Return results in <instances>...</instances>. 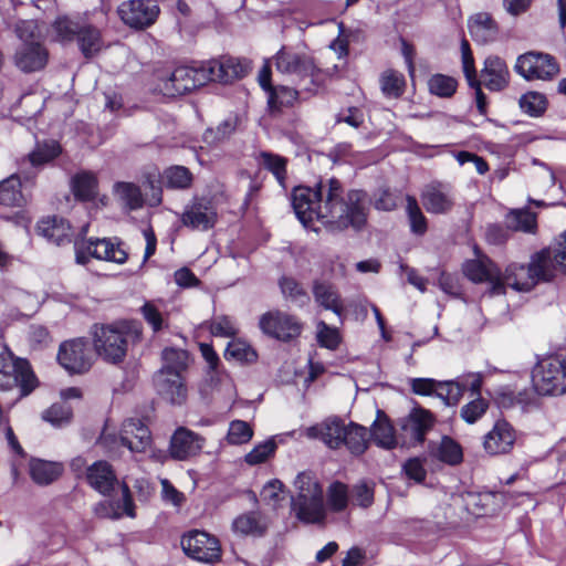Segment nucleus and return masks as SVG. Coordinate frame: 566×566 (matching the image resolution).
Segmentation results:
<instances>
[{"mask_svg":"<svg viewBox=\"0 0 566 566\" xmlns=\"http://www.w3.org/2000/svg\"><path fill=\"white\" fill-rule=\"evenodd\" d=\"M367 203L366 193L360 190L349 191L344 199L335 179L315 189L301 186L293 191V208L304 224L321 220L336 229L360 228L367 220Z\"/></svg>","mask_w":566,"mask_h":566,"instance_id":"obj_1","label":"nucleus"},{"mask_svg":"<svg viewBox=\"0 0 566 566\" xmlns=\"http://www.w3.org/2000/svg\"><path fill=\"white\" fill-rule=\"evenodd\" d=\"M143 327L135 321H118L96 325L93 331V346L96 354L107 363H122L130 344L140 342Z\"/></svg>","mask_w":566,"mask_h":566,"instance_id":"obj_2","label":"nucleus"},{"mask_svg":"<svg viewBox=\"0 0 566 566\" xmlns=\"http://www.w3.org/2000/svg\"><path fill=\"white\" fill-rule=\"evenodd\" d=\"M207 83L203 64L198 67L181 66L157 70L153 74V90L164 96L175 97Z\"/></svg>","mask_w":566,"mask_h":566,"instance_id":"obj_3","label":"nucleus"},{"mask_svg":"<svg viewBox=\"0 0 566 566\" xmlns=\"http://www.w3.org/2000/svg\"><path fill=\"white\" fill-rule=\"evenodd\" d=\"M36 385V378L25 359L15 357L9 350L0 353V390L8 391L19 388L20 397H24Z\"/></svg>","mask_w":566,"mask_h":566,"instance_id":"obj_4","label":"nucleus"},{"mask_svg":"<svg viewBox=\"0 0 566 566\" xmlns=\"http://www.w3.org/2000/svg\"><path fill=\"white\" fill-rule=\"evenodd\" d=\"M535 391L543 396H558L566 392V361L557 357L539 360L532 371Z\"/></svg>","mask_w":566,"mask_h":566,"instance_id":"obj_5","label":"nucleus"},{"mask_svg":"<svg viewBox=\"0 0 566 566\" xmlns=\"http://www.w3.org/2000/svg\"><path fill=\"white\" fill-rule=\"evenodd\" d=\"M75 256L80 264L87 263L91 258L124 264L128 259V253L119 242L103 238L77 242L75 244Z\"/></svg>","mask_w":566,"mask_h":566,"instance_id":"obj_6","label":"nucleus"},{"mask_svg":"<svg viewBox=\"0 0 566 566\" xmlns=\"http://www.w3.org/2000/svg\"><path fill=\"white\" fill-rule=\"evenodd\" d=\"M180 544L184 553L195 560L212 564L221 559L220 541L208 532L191 531L181 537Z\"/></svg>","mask_w":566,"mask_h":566,"instance_id":"obj_7","label":"nucleus"},{"mask_svg":"<svg viewBox=\"0 0 566 566\" xmlns=\"http://www.w3.org/2000/svg\"><path fill=\"white\" fill-rule=\"evenodd\" d=\"M514 70L527 81H547L558 74L559 66L552 55L532 51L524 53L516 59Z\"/></svg>","mask_w":566,"mask_h":566,"instance_id":"obj_8","label":"nucleus"},{"mask_svg":"<svg viewBox=\"0 0 566 566\" xmlns=\"http://www.w3.org/2000/svg\"><path fill=\"white\" fill-rule=\"evenodd\" d=\"M259 327L263 334L270 337L290 342L301 335L303 324L293 315L272 310L260 316Z\"/></svg>","mask_w":566,"mask_h":566,"instance_id":"obj_9","label":"nucleus"},{"mask_svg":"<svg viewBox=\"0 0 566 566\" xmlns=\"http://www.w3.org/2000/svg\"><path fill=\"white\" fill-rule=\"evenodd\" d=\"M462 271L474 283H489L492 295L504 294L502 274L486 255L475 251V258L465 261L462 265Z\"/></svg>","mask_w":566,"mask_h":566,"instance_id":"obj_10","label":"nucleus"},{"mask_svg":"<svg viewBox=\"0 0 566 566\" xmlns=\"http://www.w3.org/2000/svg\"><path fill=\"white\" fill-rule=\"evenodd\" d=\"M101 442L108 448L109 451H115L117 444L120 443L132 452H144L150 444V433L148 428L140 421L128 420L123 426L119 440L104 432L101 437Z\"/></svg>","mask_w":566,"mask_h":566,"instance_id":"obj_11","label":"nucleus"},{"mask_svg":"<svg viewBox=\"0 0 566 566\" xmlns=\"http://www.w3.org/2000/svg\"><path fill=\"white\" fill-rule=\"evenodd\" d=\"M60 365L71 374H83L92 366V355L88 344L75 338L60 345L57 353Z\"/></svg>","mask_w":566,"mask_h":566,"instance_id":"obj_12","label":"nucleus"},{"mask_svg":"<svg viewBox=\"0 0 566 566\" xmlns=\"http://www.w3.org/2000/svg\"><path fill=\"white\" fill-rule=\"evenodd\" d=\"M120 20L134 29H145L157 20L160 9L148 0H128L118 7Z\"/></svg>","mask_w":566,"mask_h":566,"instance_id":"obj_13","label":"nucleus"},{"mask_svg":"<svg viewBox=\"0 0 566 566\" xmlns=\"http://www.w3.org/2000/svg\"><path fill=\"white\" fill-rule=\"evenodd\" d=\"M217 220V208L211 200L205 198L193 200L181 214L184 226L200 231L213 228Z\"/></svg>","mask_w":566,"mask_h":566,"instance_id":"obj_14","label":"nucleus"},{"mask_svg":"<svg viewBox=\"0 0 566 566\" xmlns=\"http://www.w3.org/2000/svg\"><path fill=\"white\" fill-rule=\"evenodd\" d=\"M185 374H168L158 371L155 375L154 384L157 392L171 405H182L188 398V388Z\"/></svg>","mask_w":566,"mask_h":566,"instance_id":"obj_15","label":"nucleus"},{"mask_svg":"<svg viewBox=\"0 0 566 566\" xmlns=\"http://www.w3.org/2000/svg\"><path fill=\"white\" fill-rule=\"evenodd\" d=\"M516 440L513 427L505 420H497L483 438V449L488 454L499 455L512 450Z\"/></svg>","mask_w":566,"mask_h":566,"instance_id":"obj_16","label":"nucleus"},{"mask_svg":"<svg viewBox=\"0 0 566 566\" xmlns=\"http://www.w3.org/2000/svg\"><path fill=\"white\" fill-rule=\"evenodd\" d=\"M276 70L286 75L304 77L312 75L315 66L308 56L282 48L273 57Z\"/></svg>","mask_w":566,"mask_h":566,"instance_id":"obj_17","label":"nucleus"},{"mask_svg":"<svg viewBox=\"0 0 566 566\" xmlns=\"http://www.w3.org/2000/svg\"><path fill=\"white\" fill-rule=\"evenodd\" d=\"M434 423L433 415L422 408L415 407L410 412L401 419V431L415 443H422L426 433L432 428Z\"/></svg>","mask_w":566,"mask_h":566,"instance_id":"obj_18","label":"nucleus"},{"mask_svg":"<svg viewBox=\"0 0 566 566\" xmlns=\"http://www.w3.org/2000/svg\"><path fill=\"white\" fill-rule=\"evenodd\" d=\"M205 441L203 437L186 428H179L175 431L170 440V455L176 460H187L200 453Z\"/></svg>","mask_w":566,"mask_h":566,"instance_id":"obj_19","label":"nucleus"},{"mask_svg":"<svg viewBox=\"0 0 566 566\" xmlns=\"http://www.w3.org/2000/svg\"><path fill=\"white\" fill-rule=\"evenodd\" d=\"M422 206L429 213L444 214L452 210L454 197L451 188L442 184H431L421 193Z\"/></svg>","mask_w":566,"mask_h":566,"instance_id":"obj_20","label":"nucleus"},{"mask_svg":"<svg viewBox=\"0 0 566 566\" xmlns=\"http://www.w3.org/2000/svg\"><path fill=\"white\" fill-rule=\"evenodd\" d=\"M207 83L210 81L231 82L242 77L249 69V65L235 59H224L221 61L212 60L203 63Z\"/></svg>","mask_w":566,"mask_h":566,"instance_id":"obj_21","label":"nucleus"},{"mask_svg":"<svg viewBox=\"0 0 566 566\" xmlns=\"http://www.w3.org/2000/svg\"><path fill=\"white\" fill-rule=\"evenodd\" d=\"M346 426L338 419H327L307 428L305 433L311 439H319L329 449H338L343 446Z\"/></svg>","mask_w":566,"mask_h":566,"instance_id":"obj_22","label":"nucleus"},{"mask_svg":"<svg viewBox=\"0 0 566 566\" xmlns=\"http://www.w3.org/2000/svg\"><path fill=\"white\" fill-rule=\"evenodd\" d=\"M269 527L266 518L260 512H244L231 522V531L237 537H260Z\"/></svg>","mask_w":566,"mask_h":566,"instance_id":"obj_23","label":"nucleus"},{"mask_svg":"<svg viewBox=\"0 0 566 566\" xmlns=\"http://www.w3.org/2000/svg\"><path fill=\"white\" fill-rule=\"evenodd\" d=\"M482 83L490 91H502L509 85L510 71L506 63L499 56H489L481 72Z\"/></svg>","mask_w":566,"mask_h":566,"instance_id":"obj_24","label":"nucleus"},{"mask_svg":"<svg viewBox=\"0 0 566 566\" xmlns=\"http://www.w3.org/2000/svg\"><path fill=\"white\" fill-rule=\"evenodd\" d=\"M48 61V52L40 42L22 44L14 55V63L22 72H35L43 69Z\"/></svg>","mask_w":566,"mask_h":566,"instance_id":"obj_25","label":"nucleus"},{"mask_svg":"<svg viewBox=\"0 0 566 566\" xmlns=\"http://www.w3.org/2000/svg\"><path fill=\"white\" fill-rule=\"evenodd\" d=\"M370 438L377 447L385 450H392L400 444L395 427L380 410L377 411L376 419L370 426Z\"/></svg>","mask_w":566,"mask_h":566,"instance_id":"obj_26","label":"nucleus"},{"mask_svg":"<svg viewBox=\"0 0 566 566\" xmlns=\"http://www.w3.org/2000/svg\"><path fill=\"white\" fill-rule=\"evenodd\" d=\"M531 272L537 283L547 282L555 277L558 264L555 261L554 248L543 249L531 256L528 262Z\"/></svg>","mask_w":566,"mask_h":566,"instance_id":"obj_27","label":"nucleus"},{"mask_svg":"<svg viewBox=\"0 0 566 566\" xmlns=\"http://www.w3.org/2000/svg\"><path fill=\"white\" fill-rule=\"evenodd\" d=\"M61 462L32 458L29 462V474L32 481L39 485H49L56 481L63 473Z\"/></svg>","mask_w":566,"mask_h":566,"instance_id":"obj_28","label":"nucleus"},{"mask_svg":"<svg viewBox=\"0 0 566 566\" xmlns=\"http://www.w3.org/2000/svg\"><path fill=\"white\" fill-rule=\"evenodd\" d=\"M502 282L504 283V290L511 287L517 292H530L537 284L530 265L516 263L510 264L506 268L505 273L502 275Z\"/></svg>","mask_w":566,"mask_h":566,"instance_id":"obj_29","label":"nucleus"},{"mask_svg":"<svg viewBox=\"0 0 566 566\" xmlns=\"http://www.w3.org/2000/svg\"><path fill=\"white\" fill-rule=\"evenodd\" d=\"M86 480L94 490L107 494L114 488L116 475L107 462L96 461L87 468Z\"/></svg>","mask_w":566,"mask_h":566,"instance_id":"obj_30","label":"nucleus"},{"mask_svg":"<svg viewBox=\"0 0 566 566\" xmlns=\"http://www.w3.org/2000/svg\"><path fill=\"white\" fill-rule=\"evenodd\" d=\"M292 510L296 518L305 524L323 523L326 516L324 496L292 502Z\"/></svg>","mask_w":566,"mask_h":566,"instance_id":"obj_31","label":"nucleus"},{"mask_svg":"<svg viewBox=\"0 0 566 566\" xmlns=\"http://www.w3.org/2000/svg\"><path fill=\"white\" fill-rule=\"evenodd\" d=\"M470 35L479 43L492 42L497 35V25L492 17L486 12H479L469 18L468 21Z\"/></svg>","mask_w":566,"mask_h":566,"instance_id":"obj_32","label":"nucleus"},{"mask_svg":"<svg viewBox=\"0 0 566 566\" xmlns=\"http://www.w3.org/2000/svg\"><path fill=\"white\" fill-rule=\"evenodd\" d=\"M71 191L75 199L91 201L98 196V178L92 171H80L71 179Z\"/></svg>","mask_w":566,"mask_h":566,"instance_id":"obj_33","label":"nucleus"},{"mask_svg":"<svg viewBox=\"0 0 566 566\" xmlns=\"http://www.w3.org/2000/svg\"><path fill=\"white\" fill-rule=\"evenodd\" d=\"M113 195L126 211H134L143 208L144 197L140 188L127 181H117L113 185Z\"/></svg>","mask_w":566,"mask_h":566,"instance_id":"obj_34","label":"nucleus"},{"mask_svg":"<svg viewBox=\"0 0 566 566\" xmlns=\"http://www.w3.org/2000/svg\"><path fill=\"white\" fill-rule=\"evenodd\" d=\"M313 295L315 302L322 307L327 311H332L338 316L342 315L344 311L343 302L333 285L316 281L313 284Z\"/></svg>","mask_w":566,"mask_h":566,"instance_id":"obj_35","label":"nucleus"},{"mask_svg":"<svg viewBox=\"0 0 566 566\" xmlns=\"http://www.w3.org/2000/svg\"><path fill=\"white\" fill-rule=\"evenodd\" d=\"M38 231L41 235L55 244H62L64 241H67L71 235L70 224L65 220L55 217L41 220L38 223Z\"/></svg>","mask_w":566,"mask_h":566,"instance_id":"obj_36","label":"nucleus"},{"mask_svg":"<svg viewBox=\"0 0 566 566\" xmlns=\"http://www.w3.org/2000/svg\"><path fill=\"white\" fill-rule=\"evenodd\" d=\"M77 42L85 57H92L104 48V42L98 29L93 25H83L77 32Z\"/></svg>","mask_w":566,"mask_h":566,"instance_id":"obj_37","label":"nucleus"},{"mask_svg":"<svg viewBox=\"0 0 566 566\" xmlns=\"http://www.w3.org/2000/svg\"><path fill=\"white\" fill-rule=\"evenodd\" d=\"M294 490L292 502L323 496V490L318 481L314 475L307 472H302L296 476Z\"/></svg>","mask_w":566,"mask_h":566,"instance_id":"obj_38","label":"nucleus"},{"mask_svg":"<svg viewBox=\"0 0 566 566\" xmlns=\"http://www.w3.org/2000/svg\"><path fill=\"white\" fill-rule=\"evenodd\" d=\"M436 459L449 465L460 464L463 460L461 446L450 437H443L432 451Z\"/></svg>","mask_w":566,"mask_h":566,"instance_id":"obj_39","label":"nucleus"},{"mask_svg":"<svg viewBox=\"0 0 566 566\" xmlns=\"http://www.w3.org/2000/svg\"><path fill=\"white\" fill-rule=\"evenodd\" d=\"M20 188V179L14 175L0 182V205L6 207L22 206L25 199Z\"/></svg>","mask_w":566,"mask_h":566,"instance_id":"obj_40","label":"nucleus"},{"mask_svg":"<svg viewBox=\"0 0 566 566\" xmlns=\"http://www.w3.org/2000/svg\"><path fill=\"white\" fill-rule=\"evenodd\" d=\"M343 446L353 454H363L368 447L366 428L356 423L347 424Z\"/></svg>","mask_w":566,"mask_h":566,"instance_id":"obj_41","label":"nucleus"},{"mask_svg":"<svg viewBox=\"0 0 566 566\" xmlns=\"http://www.w3.org/2000/svg\"><path fill=\"white\" fill-rule=\"evenodd\" d=\"M189 356L186 350L166 348L163 352V366L158 371L168 374H185L188 368Z\"/></svg>","mask_w":566,"mask_h":566,"instance_id":"obj_42","label":"nucleus"},{"mask_svg":"<svg viewBox=\"0 0 566 566\" xmlns=\"http://www.w3.org/2000/svg\"><path fill=\"white\" fill-rule=\"evenodd\" d=\"M253 434V427L249 422L235 419L229 423L224 440L230 446H242L249 443Z\"/></svg>","mask_w":566,"mask_h":566,"instance_id":"obj_43","label":"nucleus"},{"mask_svg":"<svg viewBox=\"0 0 566 566\" xmlns=\"http://www.w3.org/2000/svg\"><path fill=\"white\" fill-rule=\"evenodd\" d=\"M62 149L59 143L51 140L38 144L32 153L29 154L28 160L33 167L43 166L60 156Z\"/></svg>","mask_w":566,"mask_h":566,"instance_id":"obj_44","label":"nucleus"},{"mask_svg":"<svg viewBox=\"0 0 566 566\" xmlns=\"http://www.w3.org/2000/svg\"><path fill=\"white\" fill-rule=\"evenodd\" d=\"M161 179L167 188L186 189L192 182V175L184 166H172L164 171Z\"/></svg>","mask_w":566,"mask_h":566,"instance_id":"obj_45","label":"nucleus"},{"mask_svg":"<svg viewBox=\"0 0 566 566\" xmlns=\"http://www.w3.org/2000/svg\"><path fill=\"white\" fill-rule=\"evenodd\" d=\"M405 86V77L397 71L387 70L380 76V88L387 97H399L403 93Z\"/></svg>","mask_w":566,"mask_h":566,"instance_id":"obj_46","label":"nucleus"},{"mask_svg":"<svg viewBox=\"0 0 566 566\" xmlns=\"http://www.w3.org/2000/svg\"><path fill=\"white\" fill-rule=\"evenodd\" d=\"M521 109L532 116L538 117L543 115L547 108V99L544 94L538 92H527L520 97Z\"/></svg>","mask_w":566,"mask_h":566,"instance_id":"obj_47","label":"nucleus"},{"mask_svg":"<svg viewBox=\"0 0 566 566\" xmlns=\"http://www.w3.org/2000/svg\"><path fill=\"white\" fill-rule=\"evenodd\" d=\"M276 447L275 440L273 438H269L268 440L255 444L254 448L244 455V462L251 467L262 464L275 454Z\"/></svg>","mask_w":566,"mask_h":566,"instance_id":"obj_48","label":"nucleus"},{"mask_svg":"<svg viewBox=\"0 0 566 566\" xmlns=\"http://www.w3.org/2000/svg\"><path fill=\"white\" fill-rule=\"evenodd\" d=\"M506 226L515 231L534 232L536 214L527 210H512L506 216Z\"/></svg>","mask_w":566,"mask_h":566,"instance_id":"obj_49","label":"nucleus"},{"mask_svg":"<svg viewBox=\"0 0 566 566\" xmlns=\"http://www.w3.org/2000/svg\"><path fill=\"white\" fill-rule=\"evenodd\" d=\"M224 357L226 359L252 363L256 359V353L249 343L237 338L229 342L224 352Z\"/></svg>","mask_w":566,"mask_h":566,"instance_id":"obj_50","label":"nucleus"},{"mask_svg":"<svg viewBox=\"0 0 566 566\" xmlns=\"http://www.w3.org/2000/svg\"><path fill=\"white\" fill-rule=\"evenodd\" d=\"M457 81L448 75L434 74L428 81L429 92L439 97H451L457 91Z\"/></svg>","mask_w":566,"mask_h":566,"instance_id":"obj_51","label":"nucleus"},{"mask_svg":"<svg viewBox=\"0 0 566 566\" xmlns=\"http://www.w3.org/2000/svg\"><path fill=\"white\" fill-rule=\"evenodd\" d=\"M464 385L457 381H438L434 396L441 399L446 405H455L462 398Z\"/></svg>","mask_w":566,"mask_h":566,"instance_id":"obj_52","label":"nucleus"},{"mask_svg":"<svg viewBox=\"0 0 566 566\" xmlns=\"http://www.w3.org/2000/svg\"><path fill=\"white\" fill-rule=\"evenodd\" d=\"M316 339L322 347L334 350L339 346L342 336L336 327H331L325 322L319 321L316 324Z\"/></svg>","mask_w":566,"mask_h":566,"instance_id":"obj_53","label":"nucleus"},{"mask_svg":"<svg viewBox=\"0 0 566 566\" xmlns=\"http://www.w3.org/2000/svg\"><path fill=\"white\" fill-rule=\"evenodd\" d=\"M260 158L263 167L274 175L281 186H284L286 178V159L270 153L261 154Z\"/></svg>","mask_w":566,"mask_h":566,"instance_id":"obj_54","label":"nucleus"},{"mask_svg":"<svg viewBox=\"0 0 566 566\" xmlns=\"http://www.w3.org/2000/svg\"><path fill=\"white\" fill-rule=\"evenodd\" d=\"M261 500L273 509L279 507L285 500L283 483L276 479L269 481L261 491Z\"/></svg>","mask_w":566,"mask_h":566,"instance_id":"obj_55","label":"nucleus"},{"mask_svg":"<svg viewBox=\"0 0 566 566\" xmlns=\"http://www.w3.org/2000/svg\"><path fill=\"white\" fill-rule=\"evenodd\" d=\"M406 210L411 231L416 234H423L427 231V219L413 197H407Z\"/></svg>","mask_w":566,"mask_h":566,"instance_id":"obj_56","label":"nucleus"},{"mask_svg":"<svg viewBox=\"0 0 566 566\" xmlns=\"http://www.w3.org/2000/svg\"><path fill=\"white\" fill-rule=\"evenodd\" d=\"M283 296L292 302L305 303L308 300L306 291L293 277L283 276L279 282Z\"/></svg>","mask_w":566,"mask_h":566,"instance_id":"obj_57","label":"nucleus"},{"mask_svg":"<svg viewBox=\"0 0 566 566\" xmlns=\"http://www.w3.org/2000/svg\"><path fill=\"white\" fill-rule=\"evenodd\" d=\"M72 411L70 408L54 403L42 413V419L54 427H61L71 421Z\"/></svg>","mask_w":566,"mask_h":566,"instance_id":"obj_58","label":"nucleus"},{"mask_svg":"<svg viewBox=\"0 0 566 566\" xmlns=\"http://www.w3.org/2000/svg\"><path fill=\"white\" fill-rule=\"evenodd\" d=\"M52 28L57 41L73 40L74 35H77V32L81 29L77 23L70 20L67 17L57 18Z\"/></svg>","mask_w":566,"mask_h":566,"instance_id":"obj_59","label":"nucleus"},{"mask_svg":"<svg viewBox=\"0 0 566 566\" xmlns=\"http://www.w3.org/2000/svg\"><path fill=\"white\" fill-rule=\"evenodd\" d=\"M209 328L212 335L220 337H234L238 333L234 321L224 315L213 317Z\"/></svg>","mask_w":566,"mask_h":566,"instance_id":"obj_60","label":"nucleus"},{"mask_svg":"<svg viewBox=\"0 0 566 566\" xmlns=\"http://www.w3.org/2000/svg\"><path fill=\"white\" fill-rule=\"evenodd\" d=\"M461 59L465 78L469 85H473V83L478 81L476 70L474 66V59L470 49V44L465 39L461 41Z\"/></svg>","mask_w":566,"mask_h":566,"instance_id":"obj_61","label":"nucleus"},{"mask_svg":"<svg viewBox=\"0 0 566 566\" xmlns=\"http://www.w3.org/2000/svg\"><path fill=\"white\" fill-rule=\"evenodd\" d=\"M488 409V402L482 398H476L464 405L461 409V417L468 423H474Z\"/></svg>","mask_w":566,"mask_h":566,"instance_id":"obj_62","label":"nucleus"},{"mask_svg":"<svg viewBox=\"0 0 566 566\" xmlns=\"http://www.w3.org/2000/svg\"><path fill=\"white\" fill-rule=\"evenodd\" d=\"M347 488L345 484L335 482L328 488V504L334 511H342L347 505Z\"/></svg>","mask_w":566,"mask_h":566,"instance_id":"obj_63","label":"nucleus"},{"mask_svg":"<svg viewBox=\"0 0 566 566\" xmlns=\"http://www.w3.org/2000/svg\"><path fill=\"white\" fill-rule=\"evenodd\" d=\"M17 35L23 41V44L39 42L40 29L35 21L25 20L21 21L15 27Z\"/></svg>","mask_w":566,"mask_h":566,"instance_id":"obj_64","label":"nucleus"}]
</instances>
